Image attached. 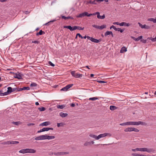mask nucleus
<instances>
[{
    "mask_svg": "<svg viewBox=\"0 0 156 156\" xmlns=\"http://www.w3.org/2000/svg\"><path fill=\"white\" fill-rule=\"evenodd\" d=\"M55 138L54 136H50L47 135H43L37 136L35 138V140H51Z\"/></svg>",
    "mask_w": 156,
    "mask_h": 156,
    "instance_id": "1",
    "label": "nucleus"
},
{
    "mask_svg": "<svg viewBox=\"0 0 156 156\" xmlns=\"http://www.w3.org/2000/svg\"><path fill=\"white\" fill-rule=\"evenodd\" d=\"M65 106L64 105H58L57 106V108H58L62 109L64 108Z\"/></svg>",
    "mask_w": 156,
    "mask_h": 156,
    "instance_id": "37",
    "label": "nucleus"
},
{
    "mask_svg": "<svg viewBox=\"0 0 156 156\" xmlns=\"http://www.w3.org/2000/svg\"><path fill=\"white\" fill-rule=\"evenodd\" d=\"M117 108L115 106L111 105L110 106V109L112 111L114 110H115Z\"/></svg>",
    "mask_w": 156,
    "mask_h": 156,
    "instance_id": "25",
    "label": "nucleus"
},
{
    "mask_svg": "<svg viewBox=\"0 0 156 156\" xmlns=\"http://www.w3.org/2000/svg\"><path fill=\"white\" fill-rule=\"evenodd\" d=\"M120 26H127V23L125 22H122L121 23H119V25Z\"/></svg>",
    "mask_w": 156,
    "mask_h": 156,
    "instance_id": "39",
    "label": "nucleus"
},
{
    "mask_svg": "<svg viewBox=\"0 0 156 156\" xmlns=\"http://www.w3.org/2000/svg\"><path fill=\"white\" fill-rule=\"evenodd\" d=\"M98 99V98L97 97H93L91 98H89V100H92V101H94Z\"/></svg>",
    "mask_w": 156,
    "mask_h": 156,
    "instance_id": "40",
    "label": "nucleus"
},
{
    "mask_svg": "<svg viewBox=\"0 0 156 156\" xmlns=\"http://www.w3.org/2000/svg\"><path fill=\"white\" fill-rule=\"evenodd\" d=\"M84 146H87L88 145H91L90 143V141H89V142L86 141L84 143Z\"/></svg>",
    "mask_w": 156,
    "mask_h": 156,
    "instance_id": "32",
    "label": "nucleus"
},
{
    "mask_svg": "<svg viewBox=\"0 0 156 156\" xmlns=\"http://www.w3.org/2000/svg\"><path fill=\"white\" fill-rule=\"evenodd\" d=\"M32 43H35V44H39L40 43V42H39V41H38L36 40V41H32Z\"/></svg>",
    "mask_w": 156,
    "mask_h": 156,
    "instance_id": "50",
    "label": "nucleus"
},
{
    "mask_svg": "<svg viewBox=\"0 0 156 156\" xmlns=\"http://www.w3.org/2000/svg\"><path fill=\"white\" fill-rule=\"evenodd\" d=\"M10 140L9 141H4L3 142L2 144H8L9 145L10 144Z\"/></svg>",
    "mask_w": 156,
    "mask_h": 156,
    "instance_id": "34",
    "label": "nucleus"
},
{
    "mask_svg": "<svg viewBox=\"0 0 156 156\" xmlns=\"http://www.w3.org/2000/svg\"><path fill=\"white\" fill-rule=\"evenodd\" d=\"M111 35L113 37V34L112 31H107L105 33V36H107L108 35Z\"/></svg>",
    "mask_w": 156,
    "mask_h": 156,
    "instance_id": "10",
    "label": "nucleus"
},
{
    "mask_svg": "<svg viewBox=\"0 0 156 156\" xmlns=\"http://www.w3.org/2000/svg\"><path fill=\"white\" fill-rule=\"evenodd\" d=\"M88 13L87 12H84V16H87Z\"/></svg>",
    "mask_w": 156,
    "mask_h": 156,
    "instance_id": "64",
    "label": "nucleus"
},
{
    "mask_svg": "<svg viewBox=\"0 0 156 156\" xmlns=\"http://www.w3.org/2000/svg\"><path fill=\"white\" fill-rule=\"evenodd\" d=\"M132 155L133 156H140V154L137 153H132Z\"/></svg>",
    "mask_w": 156,
    "mask_h": 156,
    "instance_id": "52",
    "label": "nucleus"
},
{
    "mask_svg": "<svg viewBox=\"0 0 156 156\" xmlns=\"http://www.w3.org/2000/svg\"><path fill=\"white\" fill-rule=\"evenodd\" d=\"M76 34H77V36H78V37H80L82 39L83 38V37L82 36H81V35L80 34L78 33Z\"/></svg>",
    "mask_w": 156,
    "mask_h": 156,
    "instance_id": "54",
    "label": "nucleus"
},
{
    "mask_svg": "<svg viewBox=\"0 0 156 156\" xmlns=\"http://www.w3.org/2000/svg\"><path fill=\"white\" fill-rule=\"evenodd\" d=\"M71 74L74 77L75 75H76V73H75V71H71Z\"/></svg>",
    "mask_w": 156,
    "mask_h": 156,
    "instance_id": "43",
    "label": "nucleus"
},
{
    "mask_svg": "<svg viewBox=\"0 0 156 156\" xmlns=\"http://www.w3.org/2000/svg\"><path fill=\"white\" fill-rule=\"evenodd\" d=\"M64 123L63 122H60L59 123H57V126L58 127H59L60 126H63L64 125Z\"/></svg>",
    "mask_w": 156,
    "mask_h": 156,
    "instance_id": "31",
    "label": "nucleus"
},
{
    "mask_svg": "<svg viewBox=\"0 0 156 156\" xmlns=\"http://www.w3.org/2000/svg\"><path fill=\"white\" fill-rule=\"evenodd\" d=\"M141 41L144 43H145L146 42V40H141Z\"/></svg>",
    "mask_w": 156,
    "mask_h": 156,
    "instance_id": "62",
    "label": "nucleus"
},
{
    "mask_svg": "<svg viewBox=\"0 0 156 156\" xmlns=\"http://www.w3.org/2000/svg\"><path fill=\"white\" fill-rule=\"evenodd\" d=\"M150 28V26H147L146 25L144 24L143 25V28L146 29H149Z\"/></svg>",
    "mask_w": 156,
    "mask_h": 156,
    "instance_id": "35",
    "label": "nucleus"
},
{
    "mask_svg": "<svg viewBox=\"0 0 156 156\" xmlns=\"http://www.w3.org/2000/svg\"><path fill=\"white\" fill-rule=\"evenodd\" d=\"M138 24H139V26L141 28H143V25L141 24L140 23H138Z\"/></svg>",
    "mask_w": 156,
    "mask_h": 156,
    "instance_id": "60",
    "label": "nucleus"
},
{
    "mask_svg": "<svg viewBox=\"0 0 156 156\" xmlns=\"http://www.w3.org/2000/svg\"><path fill=\"white\" fill-rule=\"evenodd\" d=\"M37 86V84L35 83H33L30 84V86L31 87H35Z\"/></svg>",
    "mask_w": 156,
    "mask_h": 156,
    "instance_id": "42",
    "label": "nucleus"
},
{
    "mask_svg": "<svg viewBox=\"0 0 156 156\" xmlns=\"http://www.w3.org/2000/svg\"><path fill=\"white\" fill-rule=\"evenodd\" d=\"M146 124L145 122L142 121L138 122H127V125H135L138 126L139 125H146Z\"/></svg>",
    "mask_w": 156,
    "mask_h": 156,
    "instance_id": "2",
    "label": "nucleus"
},
{
    "mask_svg": "<svg viewBox=\"0 0 156 156\" xmlns=\"http://www.w3.org/2000/svg\"><path fill=\"white\" fill-rule=\"evenodd\" d=\"M151 39L153 42H155L156 41V37L155 38L151 37Z\"/></svg>",
    "mask_w": 156,
    "mask_h": 156,
    "instance_id": "48",
    "label": "nucleus"
},
{
    "mask_svg": "<svg viewBox=\"0 0 156 156\" xmlns=\"http://www.w3.org/2000/svg\"><path fill=\"white\" fill-rule=\"evenodd\" d=\"M97 18L98 19H104L105 17V14H103V16H101L100 15V13L98 14L97 16Z\"/></svg>",
    "mask_w": 156,
    "mask_h": 156,
    "instance_id": "18",
    "label": "nucleus"
},
{
    "mask_svg": "<svg viewBox=\"0 0 156 156\" xmlns=\"http://www.w3.org/2000/svg\"><path fill=\"white\" fill-rule=\"evenodd\" d=\"M48 63L50 65L54 67L55 66L54 64H53L50 61Z\"/></svg>",
    "mask_w": 156,
    "mask_h": 156,
    "instance_id": "53",
    "label": "nucleus"
},
{
    "mask_svg": "<svg viewBox=\"0 0 156 156\" xmlns=\"http://www.w3.org/2000/svg\"><path fill=\"white\" fill-rule=\"evenodd\" d=\"M19 143V142L17 141H10V144H18Z\"/></svg>",
    "mask_w": 156,
    "mask_h": 156,
    "instance_id": "30",
    "label": "nucleus"
},
{
    "mask_svg": "<svg viewBox=\"0 0 156 156\" xmlns=\"http://www.w3.org/2000/svg\"><path fill=\"white\" fill-rule=\"evenodd\" d=\"M64 28H67L71 31L75 30V26L73 27L71 26H65Z\"/></svg>",
    "mask_w": 156,
    "mask_h": 156,
    "instance_id": "7",
    "label": "nucleus"
},
{
    "mask_svg": "<svg viewBox=\"0 0 156 156\" xmlns=\"http://www.w3.org/2000/svg\"><path fill=\"white\" fill-rule=\"evenodd\" d=\"M19 152L22 154H25L27 153V149H23L20 150Z\"/></svg>",
    "mask_w": 156,
    "mask_h": 156,
    "instance_id": "11",
    "label": "nucleus"
},
{
    "mask_svg": "<svg viewBox=\"0 0 156 156\" xmlns=\"http://www.w3.org/2000/svg\"><path fill=\"white\" fill-rule=\"evenodd\" d=\"M15 77L19 79H20L22 78L21 74H16Z\"/></svg>",
    "mask_w": 156,
    "mask_h": 156,
    "instance_id": "17",
    "label": "nucleus"
},
{
    "mask_svg": "<svg viewBox=\"0 0 156 156\" xmlns=\"http://www.w3.org/2000/svg\"><path fill=\"white\" fill-rule=\"evenodd\" d=\"M132 151H139V148H137L135 149H133Z\"/></svg>",
    "mask_w": 156,
    "mask_h": 156,
    "instance_id": "55",
    "label": "nucleus"
},
{
    "mask_svg": "<svg viewBox=\"0 0 156 156\" xmlns=\"http://www.w3.org/2000/svg\"><path fill=\"white\" fill-rule=\"evenodd\" d=\"M45 33L44 31H43L42 30H40L39 32L37 33L36 34V35L38 36L39 35H41L43 34H44Z\"/></svg>",
    "mask_w": 156,
    "mask_h": 156,
    "instance_id": "20",
    "label": "nucleus"
},
{
    "mask_svg": "<svg viewBox=\"0 0 156 156\" xmlns=\"http://www.w3.org/2000/svg\"><path fill=\"white\" fill-rule=\"evenodd\" d=\"M59 115L62 117L64 118L66 117L68 115V114L67 113H63L62 112H61L59 113Z\"/></svg>",
    "mask_w": 156,
    "mask_h": 156,
    "instance_id": "14",
    "label": "nucleus"
},
{
    "mask_svg": "<svg viewBox=\"0 0 156 156\" xmlns=\"http://www.w3.org/2000/svg\"><path fill=\"white\" fill-rule=\"evenodd\" d=\"M82 76V74L79 73H76L74 77L76 78H79Z\"/></svg>",
    "mask_w": 156,
    "mask_h": 156,
    "instance_id": "26",
    "label": "nucleus"
},
{
    "mask_svg": "<svg viewBox=\"0 0 156 156\" xmlns=\"http://www.w3.org/2000/svg\"><path fill=\"white\" fill-rule=\"evenodd\" d=\"M55 21V20H52V21H50L49 22L46 23L44 25H49L51 23L53 22H54V21Z\"/></svg>",
    "mask_w": 156,
    "mask_h": 156,
    "instance_id": "45",
    "label": "nucleus"
},
{
    "mask_svg": "<svg viewBox=\"0 0 156 156\" xmlns=\"http://www.w3.org/2000/svg\"><path fill=\"white\" fill-rule=\"evenodd\" d=\"M87 38L88 39L90 40L91 41L94 43H98L101 41V39H97L94 38L93 37H91L89 36H87Z\"/></svg>",
    "mask_w": 156,
    "mask_h": 156,
    "instance_id": "3",
    "label": "nucleus"
},
{
    "mask_svg": "<svg viewBox=\"0 0 156 156\" xmlns=\"http://www.w3.org/2000/svg\"><path fill=\"white\" fill-rule=\"evenodd\" d=\"M53 129L52 128H42V129H40L39 130L37 131V133H41L42 132H44L45 131H48L50 130H53Z\"/></svg>",
    "mask_w": 156,
    "mask_h": 156,
    "instance_id": "5",
    "label": "nucleus"
},
{
    "mask_svg": "<svg viewBox=\"0 0 156 156\" xmlns=\"http://www.w3.org/2000/svg\"><path fill=\"white\" fill-rule=\"evenodd\" d=\"M89 136L90 137L95 139L96 140H98L97 138V136L94 134H90L89 135Z\"/></svg>",
    "mask_w": 156,
    "mask_h": 156,
    "instance_id": "29",
    "label": "nucleus"
},
{
    "mask_svg": "<svg viewBox=\"0 0 156 156\" xmlns=\"http://www.w3.org/2000/svg\"><path fill=\"white\" fill-rule=\"evenodd\" d=\"M145 151L147 152L148 153H151L153 152L154 151V150L152 149L146 148Z\"/></svg>",
    "mask_w": 156,
    "mask_h": 156,
    "instance_id": "15",
    "label": "nucleus"
},
{
    "mask_svg": "<svg viewBox=\"0 0 156 156\" xmlns=\"http://www.w3.org/2000/svg\"><path fill=\"white\" fill-rule=\"evenodd\" d=\"M97 82L100 83H106L105 81L102 80H98Z\"/></svg>",
    "mask_w": 156,
    "mask_h": 156,
    "instance_id": "56",
    "label": "nucleus"
},
{
    "mask_svg": "<svg viewBox=\"0 0 156 156\" xmlns=\"http://www.w3.org/2000/svg\"><path fill=\"white\" fill-rule=\"evenodd\" d=\"M97 2H103L104 1L106 2H108V0H97Z\"/></svg>",
    "mask_w": 156,
    "mask_h": 156,
    "instance_id": "59",
    "label": "nucleus"
},
{
    "mask_svg": "<svg viewBox=\"0 0 156 156\" xmlns=\"http://www.w3.org/2000/svg\"><path fill=\"white\" fill-rule=\"evenodd\" d=\"M30 89V88L29 87H24L22 88H19V90L20 91L22 90H29Z\"/></svg>",
    "mask_w": 156,
    "mask_h": 156,
    "instance_id": "24",
    "label": "nucleus"
},
{
    "mask_svg": "<svg viewBox=\"0 0 156 156\" xmlns=\"http://www.w3.org/2000/svg\"><path fill=\"white\" fill-rule=\"evenodd\" d=\"M119 125H120L122 126H126V125H127V122H124V123H120L119 124Z\"/></svg>",
    "mask_w": 156,
    "mask_h": 156,
    "instance_id": "57",
    "label": "nucleus"
},
{
    "mask_svg": "<svg viewBox=\"0 0 156 156\" xmlns=\"http://www.w3.org/2000/svg\"><path fill=\"white\" fill-rule=\"evenodd\" d=\"M146 148H139V151H145Z\"/></svg>",
    "mask_w": 156,
    "mask_h": 156,
    "instance_id": "44",
    "label": "nucleus"
},
{
    "mask_svg": "<svg viewBox=\"0 0 156 156\" xmlns=\"http://www.w3.org/2000/svg\"><path fill=\"white\" fill-rule=\"evenodd\" d=\"M113 24L114 25L116 24L117 25H119V23L118 22H115L113 23Z\"/></svg>",
    "mask_w": 156,
    "mask_h": 156,
    "instance_id": "63",
    "label": "nucleus"
},
{
    "mask_svg": "<svg viewBox=\"0 0 156 156\" xmlns=\"http://www.w3.org/2000/svg\"><path fill=\"white\" fill-rule=\"evenodd\" d=\"M124 30L120 28H118L117 31H120L121 33H122Z\"/></svg>",
    "mask_w": 156,
    "mask_h": 156,
    "instance_id": "49",
    "label": "nucleus"
},
{
    "mask_svg": "<svg viewBox=\"0 0 156 156\" xmlns=\"http://www.w3.org/2000/svg\"><path fill=\"white\" fill-rule=\"evenodd\" d=\"M12 88L11 87H9L8 88V90H7L9 94L12 92Z\"/></svg>",
    "mask_w": 156,
    "mask_h": 156,
    "instance_id": "27",
    "label": "nucleus"
},
{
    "mask_svg": "<svg viewBox=\"0 0 156 156\" xmlns=\"http://www.w3.org/2000/svg\"><path fill=\"white\" fill-rule=\"evenodd\" d=\"M99 12H95V13H93L92 14V16H94L95 15H98V14H99Z\"/></svg>",
    "mask_w": 156,
    "mask_h": 156,
    "instance_id": "58",
    "label": "nucleus"
},
{
    "mask_svg": "<svg viewBox=\"0 0 156 156\" xmlns=\"http://www.w3.org/2000/svg\"><path fill=\"white\" fill-rule=\"evenodd\" d=\"M108 134L109 133H105L103 134H100L97 136V138L98 139V140H99L100 138L105 137L108 135Z\"/></svg>",
    "mask_w": 156,
    "mask_h": 156,
    "instance_id": "6",
    "label": "nucleus"
},
{
    "mask_svg": "<svg viewBox=\"0 0 156 156\" xmlns=\"http://www.w3.org/2000/svg\"><path fill=\"white\" fill-rule=\"evenodd\" d=\"M133 131H134L136 132H139V130L136 128L133 127Z\"/></svg>",
    "mask_w": 156,
    "mask_h": 156,
    "instance_id": "51",
    "label": "nucleus"
},
{
    "mask_svg": "<svg viewBox=\"0 0 156 156\" xmlns=\"http://www.w3.org/2000/svg\"><path fill=\"white\" fill-rule=\"evenodd\" d=\"M19 88H12V92L16 91H20L19 90Z\"/></svg>",
    "mask_w": 156,
    "mask_h": 156,
    "instance_id": "47",
    "label": "nucleus"
},
{
    "mask_svg": "<svg viewBox=\"0 0 156 156\" xmlns=\"http://www.w3.org/2000/svg\"><path fill=\"white\" fill-rule=\"evenodd\" d=\"M27 149V153H34L36 152V150L32 149Z\"/></svg>",
    "mask_w": 156,
    "mask_h": 156,
    "instance_id": "8",
    "label": "nucleus"
},
{
    "mask_svg": "<svg viewBox=\"0 0 156 156\" xmlns=\"http://www.w3.org/2000/svg\"><path fill=\"white\" fill-rule=\"evenodd\" d=\"M2 94H1V96L6 95L9 94V93H8L7 91L4 93H2Z\"/></svg>",
    "mask_w": 156,
    "mask_h": 156,
    "instance_id": "41",
    "label": "nucleus"
},
{
    "mask_svg": "<svg viewBox=\"0 0 156 156\" xmlns=\"http://www.w3.org/2000/svg\"><path fill=\"white\" fill-rule=\"evenodd\" d=\"M133 127H127V131H133Z\"/></svg>",
    "mask_w": 156,
    "mask_h": 156,
    "instance_id": "33",
    "label": "nucleus"
},
{
    "mask_svg": "<svg viewBox=\"0 0 156 156\" xmlns=\"http://www.w3.org/2000/svg\"><path fill=\"white\" fill-rule=\"evenodd\" d=\"M148 20L152 21L153 22V23H156V17L155 19L153 18H149L148 19Z\"/></svg>",
    "mask_w": 156,
    "mask_h": 156,
    "instance_id": "23",
    "label": "nucleus"
},
{
    "mask_svg": "<svg viewBox=\"0 0 156 156\" xmlns=\"http://www.w3.org/2000/svg\"><path fill=\"white\" fill-rule=\"evenodd\" d=\"M106 27V26L105 25H103L99 26V29L102 30L104 28H105Z\"/></svg>",
    "mask_w": 156,
    "mask_h": 156,
    "instance_id": "36",
    "label": "nucleus"
},
{
    "mask_svg": "<svg viewBox=\"0 0 156 156\" xmlns=\"http://www.w3.org/2000/svg\"><path fill=\"white\" fill-rule=\"evenodd\" d=\"M62 18L63 19H64L65 20L68 19H71L72 20L74 19V18L71 16H68L67 17H66L65 16H62Z\"/></svg>",
    "mask_w": 156,
    "mask_h": 156,
    "instance_id": "13",
    "label": "nucleus"
},
{
    "mask_svg": "<svg viewBox=\"0 0 156 156\" xmlns=\"http://www.w3.org/2000/svg\"><path fill=\"white\" fill-rule=\"evenodd\" d=\"M50 124V122H44L40 125V126H47Z\"/></svg>",
    "mask_w": 156,
    "mask_h": 156,
    "instance_id": "12",
    "label": "nucleus"
},
{
    "mask_svg": "<svg viewBox=\"0 0 156 156\" xmlns=\"http://www.w3.org/2000/svg\"><path fill=\"white\" fill-rule=\"evenodd\" d=\"M97 0H94L93 1H90L87 2V3L88 4L95 5L97 4Z\"/></svg>",
    "mask_w": 156,
    "mask_h": 156,
    "instance_id": "19",
    "label": "nucleus"
},
{
    "mask_svg": "<svg viewBox=\"0 0 156 156\" xmlns=\"http://www.w3.org/2000/svg\"><path fill=\"white\" fill-rule=\"evenodd\" d=\"M84 16V12L76 16L77 18H80Z\"/></svg>",
    "mask_w": 156,
    "mask_h": 156,
    "instance_id": "28",
    "label": "nucleus"
},
{
    "mask_svg": "<svg viewBox=\"0 0 156 156\" xmlns=\"http://www.w3.org/2000/svg\"><path fill=\"white\" fill-rule=\"evenodd\" d=\"M73 86V84H70L66 85V87L62 88L61 89V90L63 91H66L70 88L71 87Z\"/></svg>",
    "mask_w": 156,
    "mask_h": 156,
    "instance_id": "4",
    "label": "nucleus"
},
{
    "mask_svg": "<svg viewBox=\"0 0 156 156\" xmlns=\"http://www.w3.org/2000/svg\"><path fill=\"white\" fill-rule=\"evenodd\" d=\"M19 122H12V123L14 124H15V125H18L19 124Z\"/></svg>",
    "mask_w": 156,
    "mask_h": 156,
    "instance_id": "61",
    "label": "nucleus"
},
{
    "mask_svg": "<svg viewBox=\"0 0 156 156\" xmlns=\"http://www.w3.org/2000/svg\"><path fill=\"white\" fill-rule=\"evenodd\" d=\"M68 153L64 152H56V155H60L65 154H66Z\"/></svg>",
    "mask_w": 156,
    "mask_h": 156,
    "instance_id": "16",
    "label": "nucleus"
},
{
    "mask_svg": "<svg viewBox=\"0 0 156 156\" xmlns=\"http://www.w3.org/2000/svg\"><path fill=\"white\" fill-rule=\"evenodd\" d=\"M92 27H94L95 28L97 29H99V26H98L95 24L93 25H92Z\"/></svg>",
    "mask_w": 156,
    "mask_h": 156,
    "instance_id": "46",
    "label": "nucleus"
},
{
    "mask_svg": "<svg viewBox=\"0 0 156 156\" xmlns=\"http://www.w3.org/2000/svg\"><path fill=\"white\" fill-rule=\"evenodd\" d=\"M38 109L40 111H43L45 110V108L44 107H42L41 108H39Z\"/></svg>",
    "mask_w": 156,
    "mask_h": 156,
    "instance_id": "38",
    "label": "nucleus"
},
{
    "mask_svg": "<svg viewBox=\"0 0 156 156\" xmlns=\"http://www.w3.org/2000/svg\"><path fill=\"white\" fill-rule=\"evenodd\" d=\"M143 37L142 36L138 37L137 38H136L133 37H131V38L133 40L136 41H138L142 38Z\"/></svg>",
    "mask_w": 156,
    "mask_h": 156,
    "instance_id": "9",
    "label": "nucleus"
},
{
    "mask_svg": "<svg viewBox=\"0 0 156 156\" xmlns=\"http://www.w3.org/2000/svg\"><path fill=\"white\" fill-rule=\"evenodd\" d=\"M127 51L126 48L125 47H122L120 51L121 53H123L124 52H126Z\"/></svg>",
    "mask_w": 156,
    "mask_h": 156,
    "instance_id": "22",
    "label": "nucleus"
},
{
    "mask_svg": "<svg viewBox=\"0 0 156 156\" xmlns=\"http://www.w3.org/2000/svg\"><path fill=\"white\" fill-rule=\"evenodd\" d=\"M75 30L76 29L80 30H83L84 29V27H82L80 26H75Z\"/></svg>",
    "mask_w": 156,
    "mask_h": 156,
    "instance_id": "21",
    "label": "nucleus"
}]
</instances>
